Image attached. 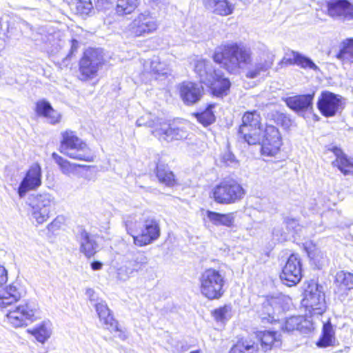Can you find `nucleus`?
<instances>
[{
  "mask_svg": "<svg viewBox=\"0 0 353 353\" xmlns=\"http://www.w3.org/2000/svg\"><path fill=\"white\" fill-rule=\"evenodd\" d=\"M214 61L231 74H238L252 63V50L241 43L232 42L217 48Z\"/></svg>",
  "mask_w": 353,
  "mask_h": 353,
  "instance_id": "nucleus-1",
  "label": "nucleus"
},
{
  "mask_svg": "<svg viewBox=\"0 0 353 353\" xmlns=\"http://www.w3.org/2000/svg\"><path fill=\"white\" fill-rule=\"evenodd\" d=\"M59 151L70 159L92 162L94 160L90 148L72 130L61 132Z\"/></svg>",
  "mask_w": 353,
  "mask_h": 353,
  "instance_id": "nucleus-2",
  "label": "nucleus"
},
{
  "mask_svg": "<svg viewBox=\"0 0 353 353\" xmlns=\"http://www.w3.org/2000/svg\"><path fill=\"white\" fill-rule=\"evenodd\" d=\"M201 294L209 300L220 299L224 294V275L214 268L203 272L199 279Z\"/></svg>",
  "mask_w": 353,
  "mask_h": 353,
  "instance_id": "nucleus-3",
  "label": "nucleus"
},
{
  "mask_svg": "<svg viewBox=\"0 0 353 353\" xmlns=\"http://www.w3.org/2000/svg\"><path fill=\"white\" fill-rule=\"evenodd\" d=\"M215 202L220 204H231L240 201L245 194L243 187L235 180L224 179L212 191Z\"/></svg>",
  "mask_w": 353,
  "mask_h": 353,
  "instance_id": "nucleus-4",
  "label": "nucleus"
},
{
  "mask_svg": "<svg viewBox=\"0 0 353 353\" xmlns=\"http://www.w3.org/2000/svg\"><path fill=\"white\" fill-rule=\"evenodd\" d=\"M188 136V123L186 121L175 119L172 121L156 123V137L163 143L186 139Z\"/></svg>",
  "mask_w": 353,
  "mask_h": 353,
  "instance_id": "nucleus-5",
  "label": "nucleus"
},
{
  "mask_svg": "<svg viewBox=\"0 0 353 353\" xmlns=\"http://www.w3.org/2000/svg\"><path fill=\"white\" fill-rule=\"evenodd\" d=\"M261 117L256 110L248 111L242 117L239 134L249 145L260 143Z\"/></svg>",
  "mask_w": 353,
  "mask_h": 353,
  "instance_id": "nucleus-6",
  "label": "nucleus"
},
{
  "mask_svg": "<svg viewBox=\"0 0 353 353\" xmlns=\"http://www.w3.org/2000/svg\"><path fill=\"white\" fill-rule=\"evenodd\" d=\"M128 233L133 237L134 243L138 246L146 245L154 239V221L147 220L143 224L128 219L125 222Z\"/></svg>",
  "mask_w": 353,
  "mask_h": 353,
  "instance_id": "nucleus-7",
  "label": "nucleus"
},
{
  "mask_svg": "<svg viewBox=\"0 0 353 353\" xmlns=\"http://www.w3.org/2000/svg\"><path fill=\"white\" fill-rule=\"evenodd\" d=\"M282 311L281 299L277 296L263 297L256 306V312L263 324L279 321Z\"/></svg>",
  "mask_w": 353,
  "mask_h": 353,
  "instance_id": "nucleus-8",
  "label": "nucleus"
},
{
  "mask_svg": "<svg viewBox=\"0 0 353 353\" xmlns=\"http://www.w3.org/2000/svg\"><path fill=\"white\" fill-rule=\"evenodd\" d=\"M103 62V57L101 52L95 49L87 50L79 62L81 80L88 81L94 78Z\"/></svg>",
  "mask_w": 353,
  "mask_h": 353,
  "instance_id": "nucleus-9",
  "label": "nucleus"
},
{
  "mask_svg": "<svg viewBox=\"0 0 353 353\" xmlns=\"http://www.w3.org/2000/svg\"><path fill=\"white\" fill-rule=\"evenodd\" d=\"M304 294V304L312 315L322 314L325 311V294L322 285L312 281L305 288Z\"/></svg>",
  "mask_w": 353,
  "mask_h": 353,
  "instance_id": "nucleus-10",
  "label": "nucleus"
},
{
  "mask_svg": "<svg viewBox=\"0 0 353 353\" xmlns=\"http://www.w3.org/2000/svg\"><path fill=\"white\" fill-rule=\"evenodd\" d=\"M37 308L32 302H26L20 304L14 310L10 311L6 314L9 323L14 327H19L26 325L28 321L34 322L37 321Z\"/></svg>",
  "mask_w": 353,
  "mask_h": 353,
  "instance_id": "nucleus-11",
  "label": "nucleus"
},
{
  "mask_svg": "<svg viewBox=\"0 0 353 353\" xmlns=\"http://www.w3.org/2000/svg\"><path fill=\"white\" fill-rule=\"evenodd\" d=\"M342 99L343 97L341 95L329 91H323L317 102L318 109L323 116L333 117L343 109Z\"/></svg>",
  "mask_w": 353,
  "mask_h": 353,
  "instance_id": "nucleus-12",
  "label": "nucleus"
},
{
  "mask_svg": "<svg viewBox=\"0 0 353 353\" xmlns=\"http://www.w3.org/2000/svg\"><path fill=\"white\" fill-rule=\"evenodd\" d=\"M280 278L288 286L295 285L302 278L301 260L296 254H291L283 268Z\"/></svg>",
  "mask_w": 353,
  "mask_h": 353,
  "instance_id": "nucleus-13",
  "label": "nucleus"
},
{
  "mask_svg": "<svg viewBox=\"0 0 353 353\" xmlns=\"http://www.w3.org/2000/svg\"><path fill=\"white\" fill-rule=\"evenodd\" d=\"M95 309L98 314L100 321L105 327L114 334V336L122 340L126 338L124 332L119 329L117 321L114 319L110 310L105 301H100L95 304Z\"/></svg>",
  "mask_w": 353,
  "mask_h": 353,
  "instance_id": "nucleus-14",
  "label": "nucleus"
},
{
  "mask_svg": "<svg viewBox=\"0 0 353 353\" xmlns=\"http://www.w3.org/2000/svg\"><path fill=\"white\" fill-rule=\"evenodd\" d=\"M41 185V168L38 163L32 164L21 182L18 194L23 197L28 191L34 190Z\"/></svg>",
  "mask_w": 353,
  "mask_h": 353,
  "instance_id": "nucleus-15",
  "label": "nucleus"
},
{
  "mask_svg": "<svg viewBox=\"0 0 353 353\" xmlns=\"http://www.w3.org/2000/svg\"><path fill=\"white\" fill-rule=\"evenodd\" d=\"M203 92L202 85L190 81L183 82L179 87L180 97L187 105L199 102L203 95Z\"/></svg>",
  "mask_w": 353,
  "mask_h": 353,
  "instance_id": "nucleus-16",
  "label": "nucleus"
},
{
  "mask_svg": "<svg viewBox=\"0 0 353 353\" xmlns=\"http://www.w3.org/2000/svg\"><path fill=\"white\" fill-rule=\"evenodd\" d=\"M25 294V288L19 283L14 282L0 291V307H5L16 303Z\"/></svg>",
  "mask_w": 353,
  "mask_h": 353,
  "instance_id": "nucleus-17",
  "label": "nucleus"
},
{
  "mask_svg": "<svg viewBox=\"0 0 353 353\" xmlns=\"http://www.w3.org/2000/svg\"><path fill=\"white\" fill-rule=\"evenodd\" d=\"M77 239L80 245V252L86 257L90 258L96 254L99 245L94 235L81 229L77 236Z\"/></svg>",
  "mask_w": 353,
  "mask_h": 353,
  "instance_id": "nucleus-18",
  "label": "nucleus"
},
{
  "mask_svg": "<svg viewBox=\"0 0 353 353\" xmlns=\"http://www.w3.org/2000/svg\"><path fill=\"white\" fill-rule=\"evenodd\" d=\"M206 85H210L213 95L223 97L229 94L231 83L228 78L223 76L221 71H214L212 80Z\"/></svg>",
  "mask_w": 353,
  "mask_h": 353,
  "instance_id": "nucleus-19",
  "label": "nucleus"
},
{
  "mask_svg": "<svg viewBox=\"0 0 353 353\" xmlns=\"http://www.w3.org/2000/svg\"><path fill=\"white\" fill-rule=\"evenodd\" d=\"M283 62L289 65H296L305 70H312L315 72L320 71V68L309 57L295 51L286 54Z\"/></svg>",
  "mask_w": 353,
  "mask_h": 353,
  "instance_id": "nucleus-20",
  "label": "nucleus"
},
{
  "mask_svg": "<svg viewBox=\"0 0 353 353\" xmlns=\"http://www.w3.org/2000/svg\"><path fill=\"white\" fill-rule=\"evenodd\" d=\"M314 94H307L288 97L285 103L292 110L300 112H305L312 108Z\"/></svg>",
  "mask_w": 353,
  "mask_h": 353,
  "instance_id": "nucleus-21",
  "label": "nucleus"
},
{
  "mask_svg": "<svg viewBox=\"0 0 353 353\" xmlns=\"http://www.w3.org/2000/svg\"><path fill=\"white\" fill-rule=\"evenodd\" d=\"M336 156V160L332 162L334 166L344 174L348 175L353 173V158L348 157L341 148L336 146L330 149Z\"/></svg>",
  "mask_w": 353,
  "mask_h": 353,
  "instance_id": "nucleus-22",
  "label": "nucleus"
},
{
  "mask_svg": "<svg viewBox=\"0 0 353 353\" xmlns=\"http://www.w3.org/2000/svg\"><path fill=\"white\" fill-rule=\"evenodd\" d=\"M280 334L276 332L265 330L256 333V337L261 343L263 351L266 352L281 345Z\"/></svg>",
  "mask_w": 353,
  "mask_h": 353,
  "instance_id": "nucleus-23",
  "label": "nucleus"
},
{
  "mask_svg": "<svg viewBox=\"0 0 353 353\" xmlns=\"http://www.w3.org/2000/svg\"><path fill=\"white\" fill-rule=\"evenodd\" d=\"M206 9L221 16H228L233 12L234 5L228 0H203Z\"/></svg>",
  "mask_w": 353,
  "mask_h": 353,
  "instance_id": "nucleus-24",
  "label": "nucleus"
},
{
  "mask_svg": "<svg viewBox=\"0 0 353 353\" xmlns=\"http://www.w3.org/2000/svg\"><path fill=\"white\" fill-rule=\"evenodd\" d=\"M154 28L152 17L149 13L139 14L131 23V28L137 34L151 32Z\"/></svg>",
  "mask_w": 353,
  "mask_h": 353,
  "instance_id": "nucleus-25",
  "label": "nucleus"
},
{
  "mask_svg": "<svg viewBox=\"0 0 353 353\" xmlns=\"http://www.w3.org/2000/svg\"><path fill=\"white\" fill-rule=\"evenodd\" d=\"M35 110L39 116L43 117L51 124L58 123L61 120V114L45 100L37 103Z\"/></svg>",
  "mask_w": 353,
  "mask_h": 353,
  "instance_id": "nucleus-26",
  "label": "nucleus"
},
{
  "mask_svg": "<svg viewBox=\"0 0 353 353\" xmlns=\"http://www.w3.org/2000/svg\"><path fill=\"white\" fill-rule=\"evenodd\" d=\"M40 343L44 344L52 334V323L49 321H43L32 329L27 330Z\"/></svg>",
  "mask_w": 353,
  "mask_h": 353,
  "instance_id": "nucleus-27",
  "label": "nucleus"
},
{
  "mask_svg": "<svg viewBox=\"0 0 353 353\" xmlns=\"http://www.w3.org/2000/svg\"><path fill=\"white\" fill-rule=\"evenodd\" d=\"M349 1L332 0L327 2V14L334 19H347Z\"/></svg>",
  "mask_w": 353,
  "mask_h": 353,
  "instance_id": "nucleus-28",
  "label": "nucleus"
},
{
  "mask_svg": "<svg viewBox=\"0 0 353 353\" xmlns=\"http://www.w3.org/2000/svg\"><path fill=\"white\" fill-rule=\"evenodd\" d=\"M206 216L209 221L216 226H225L231 228L233 226L235 221L234 212L222 214L207 210Z\"/></svg>",
  "mask_w": 353,
  "mask_h": 353,
  "instance_id": "nucleus-29",
  "label": "nucleus"
},
{
  "mask_svg": "<svg viewBox=\"0 0 353 353\" xmlns=\"http://www.w3.org/2000/svg\"><path fill=\"white\" fill-rule=\"evenodd\" d=\"M54 203V197L52 194L43 192L32 195L29 205L52 212Z\"/></svg>",
  "mask_w": 353,
  "mask_h": 353,
  "instance_id": "nucleus-30",
  "label": "nucleus"
},
{
  "mask_svg": "<svg viewBox=\"0 0 353 353\" xmlns=\"http://www.w3.org/2000/svg\"><path fill=\"white\" fill-rule=\"evenodd\" d=\"M214 71L210 61L198 59L194 62V72L199 75L201 83H209Z\"/></svg>",
  "mask_w": 353,
  "mask_h": 353,
  "instance_id": "nucleus-31",
  "label": "nucleus"
},
{
  "mask_svg": "<svg viewBox=\"0 0 353 353\" xmlns=\"http://www.w3.org/2000/svg\"><path fill=\"white\" fill-rule=\"evenodd\" d=\"M336 57L343 63H353V39L343 41Z\"/></svg>",
  "mask_w": 353,
  "mask_h": 353,
  "instance_id": "nucleus-32",
  "label": "nucleus"
},
{
  "mask_svg": "<svg viewBox=\"0 0 353 353\" xmlns=\"http://www.w3.org/2000/svg\"><path fill=\"white\" fill-rule=\"evenodd\" d=\"M156 176L160 183L167 187H173L176 183L173 172L167 166L159 163L156 165Z\"/></svg>",
  "mask_w": 353,
  "mask_h": 353,
  "instance_id": "nucleus-33",
  "label": "nucleus"
},
{
  "mask_svg": "<svg viewBox=\"0 0 353 353\" xmlns=\"http://www.w3.org/2000/svg\"><path fill=\"white\" fill-rule=\"evenodd\" d=\"M310 322L302 316H291L285 321L283 329L287 332L294 330L303 332L305 330L310 329Z\"/></svg>",
  "mask_w": 353,
  "mask_h": 353,
  "instance_id": "nucleus-34",
  "label": "nucleus"
},
{
  "mask_svg": "<svg viewBox=\"0 0 353 353\" xmlns=\"http://www.w3.org/2000/svg\"><path fill=\"white\" fill-rule=\"evenodd\" d=\"M52 157L59 165L61 172L67 176L74 174L77 172V168L85 166L72 163L55 152L52 153Z\"/></svg>",
  "mask_w": 353,
  "mask_h": 353,
  "instance_id": "nucleus-35",
  "label": "nucleus"
},
{
  "mask_svg": "<svg viewBox=\"0 0 353 353\" xmlns=\"http://www.w3.org/2000/svg\"><path fill=\"white\" fill-rule=\"evenodd\" d=\"M335 340L334 331L330 321L323 323L322 335L316 345L320 347H327L333 345Z\"/></svg>",
  "mask_w": 353,
  "mask_h": 353,
  "instance_id": "nucleus-36",
  "label": "nucleus"
},
{
  "mask_svg": "<svg viewBox=\"0 0 353 353\" xmlns=\"http://www.w3.org/2000/svg\"><path fill=\"white\" fill-rule=\"evenodd\" d=\"M139 3L140 0H117L115 11L120 16L130 14L136 10Z\"/></svg>",
  "mask_w": 353,
  "mask_h": 353,
  "instance_id": "nucleus-37",
  "label": "nucleus"
},
{
  "mask_svg": "<svg viewBox=\"0 0 353 353\" xmlns=\"http://www.w3.org/2000/svg\"><path fill=\"white\" fill-rule=\"evenodd\" d=\"M258 348L252 340L239 341L230 350L229 353H257Z\"/></svg>",
  "mask_w": 353,
  "mask_h": 353,
  "instance_id": "nucleus-38",
  "label": "nucleus"
},
{
  "mask_svg": "<svg viewBox=\"0 0 353 353\" xmlns=\"http://www.w3.org/2000/svg\"><path fill=\"white\" fill-rule=\"evenodd\" d=\"M282 143L270 142L268 141H261V153L263 157L270 158L276 157L279 151Z\"/></svg>",
  "mask_w": 353,
  "mask_h": 353,
  "instance_id": "nucleus-39",
  "label": "nucleus"
},
{
  "mask_svg": "<svg viewBox=\"0 0 353 353\" xmlns=\"http://www.w3.org/2000/svg\"><path fill=\"white\" fill-rule=\"evenodd\" d=\"M335 283L344 290H351L353 288V274L338 272L335 276Z\"/></svg>",
  "mask_w": 353,
  "mask_h": 353,
  "instance_id": "nucleus-40",
  "label": "nucleus"
},
{
  "mask_svg": "<svg viewBox=\"0 0 353 353\" xmlns=\"http://www.w3.org/2000/svg\"><path fill=\"white\" fill-rule=\"evenodd\" d=\"M262 141L282 143V138L279 129L272 125L267 124L263 132Z\"/></svg>",
  "mask_w": 353,
  "mask_h": 353,
  "instance_id": "nucleus-41",
  "label": "nucleus"
},
{
  "mask_svg": "<svg viewBox=\"0 0 353 353\" xmlns=\"http://www.w3.org/2000/svg\"><path fill=\"white\" fill-rule=\"evenodd\" d=\"M214 108V104H210L203 112L197 113L196 116L198 121L204 126H208L212 123L215 121V116L212 112Z\"/></svg>",
  "mask_w": 353,
  "mask_h": 353,
  "instance_id": "nucleus-42",
  "label": "nucleus"
},
{
  "mask_svg": "<svg viewBox=\"0 0 353 353\" xmlns=\"http://www.w3.org/2000/svg\"><path fill=\"white\" fill-rule=\"evenodd\" d=\"M30 208L31 216L37 224H43L46 222L51 216V212L43 210L39 207L30 206Z\"/></svg>",
  "mask_w": 353,
  "mask_h": 353,
  "instance_id": "nucleus-43",
  "label": "nucleus"
},
{
  "mask_svg": "<svg viewBox=\"0 0 353 353\" xmlns=\"http://www.w3.org/2000/svg\"><path fill=\"white\" fill-rule=\"evenodd\" d=\"M231 307L229 305H224L213 312V316L216 321L223 322L228 320L231 317Z\"/></svg>",
  "mask_w": 353,
  "mask_h": 353,
  "instance_id": "nucleus-44",
  "label": "nucleus"
},
{
  "mask_svg": "<svg viewBox=\"0 0 353 353\" xmlns=\"http://www.w3.org/2000/svg\"><path fill=\"white\" fill-rule=\"evenodd\" d=\"M274 122L281 125L285 129H290L292 125L293 121L290 117L282 112H276L272 114Z\"/></svg>",
  "mask_w": 353,
  "mask_h": 353,
  "instance_id": "nucleus-45",
  "label": "nucleus"
},
{
  "mask_svg": "<svg viewBox=\"0 0 353 353\" xmlns=\"http://www.w3.org/2000/svg\"><path fill=\"white\" fill-rule=\"evenodd\" d=\"M268 68L269 65H267L265 63H256L254 68L248 70L245 76L249 79H254L260 74L261 72L267 70Z\"/></svg>",
  "mask_w": 353,
  "mask_h": 353,
  "instance_id": "nucleus-46",
  "label": "nucleus"
},
{
  "mask_svg": "<svg viewBox=\"0 0 353 353\" xmlns=\"http://www.w3.org/2000/svg\"><path fill=\"white\" fill-rule=\"evenodd\" d=\"M77 9L82 14H88L92 9V4L90 0H78Z\"/></svg>",
  "mask_w": 353,
  "mask_h": 353,
  "instance_id": "nucleus-47",
  "label": "nucleus"
},
{
  "mask_svg": "<svg viewBox=\"0 0 353 353\" xmlns=\"http://www.w3.org/2000/svg\"><path fill=\"white\" fill-rule=\"evenodd\" d=\"M272 235L276 241L282 242L287 239V234L283 230L280 226L275 227L272 231Z\"/></svg>",
  "mask_w": 353,
  "mask_h": 353,
  "instance_id": "nucleus-48",
  "label": "nucleus"
},
{
  "mask_svg": "<svg viewBox=\"0 0 353 353\" xmlns=\"http://www.w3.org/2000/svg\"><path fill=\"white\" fill-rule=\"evenodd\" d=\"M170 71L168 68H163L161 63H159L158 65H156V81L161 79V77L167 78L168 76H170Z\"/></svg>",
  "mask_w": 353,
  "mask_h": 353,
  "instance_id": "nucleus-49",
  "label": "nucleus"
},
{
  "mask_svg": "<svg viewBox=\"0 0 353 353\" xmlns=\"http://www.w3.org/2000/svg\"><path fill=\"white\" fill-rule=\"evenodd\" d=\"M151 117L150 114L143 115L139 118L137 121V125L138 126H148V127H152L153 125V121L148 120L149 118Z\"/></svg>",
  "mask_w": 353,
  "mask_h": 353,
  "instance_id": "nucleus-50",
  "label": "nucleus"
},
{
  "mask_svg": "<svg viewBox=\"0 0 353 353\" xmlns=\"http://www.w3.org/2000/svg\"><path fill=\"white\" fill-rule=\"evenodd\" d=\"M8 281V274L6 268L0 265V288L2 287Z\"/></svg>",
  "mask_w": 353,
  "mask_h": 353,
  "instance_id": "nucleus-51",
  "label": "nucleus"
},
{
  "mask_svg": "<svg viewBox=\"0 0 353 353\" xmlns=\"http://www.w3.org/2000/svg\"><path fill=\"white\" fill-rule=\"evenodd\" d=\"M222 159H223V161L228 165H230V163L235 161L234 155L229 151L225 152L223 154Z\"/></svg>",
  "mask_w": 353,
  "mask_h": 353,
  "instance_id": "nucleus-52",
  "label": "nucleus"
},
{
  "mask_svg": "<svg viewBox=\"0 0 353 353\" xmlns=\"http://www.w3.org/2000/svg\"><path fill=\"white\" fill-rule=\"evenodd\" d=\"M85 294L88 297L89 300L91 302H94V301H98V299L97 298V296L95 295V292L94 291L93 289H91V288L87 289L86 292H85Z\"/></svg>",
  "mask_w": 353,
  "mask_h": 353,
  "instance_id": "nucleus-53",
  "label": "nucleus"
},
{
  "mask_svg": "<svg viewBox=\"0 0 353 353\" xmlns=\"http://www.w3.org/2000/svg\"><path fill=\"white\" fill-rule=\"evenodd\" d=\"M148 261L147 260V258L145 257V256L142 254V253H139L137 256V257L136 258V261L135 262L137 263V264H145Z\"/></svg>",
  "mask_w": 353,
  "mask_h": 353,
  "instance_id": "nucleus-54",
  "label": "nucleus"
},
{
  "mask_svg": "<svg viewBox=\"0 0 353 353\" xmlns=\"http://www.w3.org/2000/svg\"><path fill=\"white\" fill-rule=\"evenodd\" d=\"M93 270H99L102 268V263L99 261H94L91 264Z\"/></svg>",
  "mask_w": 353,
  "mask_h": 353,
  "instance_id": "nucleus-55",
  "label": "nucleus"
},
{
  "mask_svg": "<svg viewBox=\"0 0 353 353\" xmlns=\"http://www.w3.org/2000/svg\"><path fill=\"white\" fill-rule=\"evenodd\" d=\"M347 19H353V5L349 2Z\"/></svg>",
  "mask_w": 353,
  "mask_h": 353,
  "instance_id": "nucleus-56",
  "label": "nucleus"
},
{
  "mask_svg": "<svg viewBox=\"0 0 353 353\" xmlns=\"http://www.w3.org/2000/svg\"><path fill=\"white\" fill-rule=\"evenodd\" d=\"M155 233H156V239L159 237V236L160 235V230L159 228V227L157 226V225L156 224V231H155Z\"/></svg>",
  "mask_w": 353,
  "mask_h": 353,
  "instance_id": "nucleus-57",
  "label": "nucleus"
},
{
  "mask_svg": "<svg viewBox=\"0 0 353 353\" xmlns=\"http://www.w3.org/2000/svg\"><path fill=\"white\" fill-rule=\"evenodd\" d=\"M308 255H309V256H310L311 259H315V258H314V256H314V254H313L312 252H308Z\"/></svg>",
  "mask_w": 353,
  "mask_h": 353,
  "instance_id": "nucleus-58",
  "label": "nucleus"
},
{
  "mask_svg": "<svg viewBox=\"0 0 353 353\" xmlns=\"http://www.w3.org/2000/svg\"><path fill=\"white\" fill-rule=\"evenodd\" d=\"M190 353H199V351H192Z\"/></svg>",
  "mask_w": 353,
  "mask_h": 353,
  "instance_id": "nucleus-59",
  "label": "nucleus"
},
{
  "mask_svg": "<svg viewBox=\"0 0 353 353\" xmlns=\"http://www.w3.org/2000/svg\"><path fill=\"white\" fill-rule=\"evenodd\" d=\"M319 253H320L321 256H323V254L321 252V251H319Z\"/></svg>",
  "mask_w": 353,
  "mask_h": 353,
  "instance_id": "nucleus-60",
  "label": "nucleus"
},
{
  "mask_svg": "<svg viewBox=\"0 0 353 353\" xmlns=\"http://www.w3.org/2000/svg\"><path fill=\"white\" fill-rule=\"evenodd\" d=\"M319 253H320L321 256H323V254L321 252V251H319Z\"/></svg>",
  "mask_w": 353,
  "mask_h": 353,
  "instance_id": "nucleus-61",
  "label": "nucleus"
},
{
  "mask_svg": "<svg viewBox=\"0 0 353 353\" xmlns=\"http://www.w3.org/2000/svg\"><path fill=\"white\" fill-rule=\"evenodd\" d=\"M319 253H320L321 256H323V254L321 252V251H319Z\"/></svg>",
  "mask_w": 353,
  "mask_h": 353,
  "instance_id": "nucleus-62",
  "label": "nucleus"
}]
</instances>
